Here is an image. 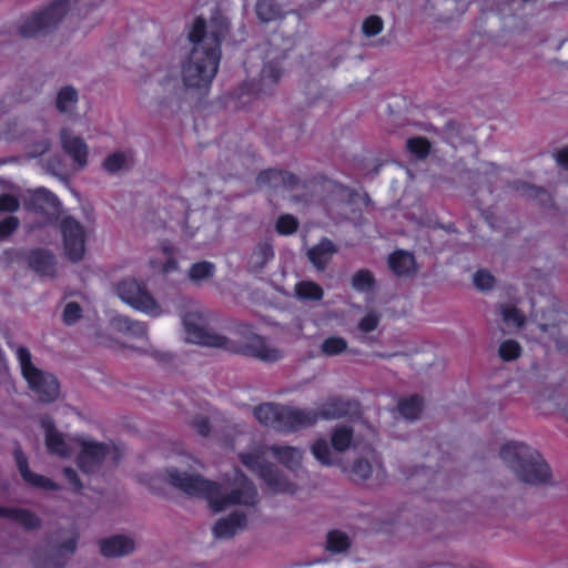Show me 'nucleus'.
<instances>
[{"mask_svg": "<svg viewBox=\"0 0 568 568\" xmlns=\"http://www.w3.org/2000/svg\"><path fill=\"white\" fill-rule=\"evenodd\" d=\"M209 29L206 20L196 17L189 31L193 48L181 63L182 81L187 89H207L217 73L230 22L222 16H213Z\"/></svg>", "mask_w": 568, "mask_h": 568, "instance_id": "f257e3e1", "label": "nucleus"}, {"mask_svg": "<svg viewBox=\"0 0 568 568\" xmlns=\"http://www.w3.org/2000/svg\"><path fill=\"white\" fill-rule=\"evenodd\" d=\"M166 475L169 483L173 487L189 496L205 499L214 511H222L234 505L255 506L257 503L258 494L256 487L240 469H236L239 487L227 494L222 493L221 485L200 475L180 471L176 468L168 469Z\"/></svg>", "mask_w": 568, "mask_h": 568, "instance_id": "f03ea898", "label": "nucleus"}, {"mask_svg": "<svg viewBox=\"0 0 568 568\" xmlns=\"http://www.w3.org/2000/svg\"><path fill=\"white\" fill-rule=\"evenodd\" d=\"M266 452L272 455L287 469L295 471L300 468L303 452L287 445H271L270 447H257L252 452L240 453V462L274 493L294 494L297 485L287 477L271 462L265 458Z\"/></svg>", "mask_w": 568, "mask_h": 568, "instance_id": "7ed1b4c3", "label": "nucleus"}, {"mask_svg": "<svg viewBox=\"0 0 568 568\" xmlns=\"http://www.w3.org/2000/svg\"><path fill=\"white\" fill-rule=\"evenodd\" d=\"M201 316L197 313H186L183 316V326L186 339L202 346L221 348L234 354L256 358L265 363H275L283 358V353L267 345L264 337L252 335L245 343H235L229 337L217 334L197 324Z\"/></svg>", "mask_w": 568, "mask_h": 568, "instance_id": "20e7f679", "label": "nucleus"}, {"mask_svg": "<svg viewBox=\"0 0 568 568\" xmlns=\"http://www.w3.org/2000/svg\"><path fill=\"white\" fill-rule=\"evenodd\" d=\"M499 456L523 483L540 486L551 479V469L541 454L524 443L504 444Z\"/></svg>", "mask_w": 568, "mask_h": 568, "instance_id": "39448f33", "label": "nucleus"}, {"mask_svg": "<svg viewBox=\"0 0 568 568\" xmlns=\"http://www.w3.org/2000/svg\"><path fill=\"white\" fill-rule=\"evenodd\" d=\"M253 413L262 425L281 433H295L317 423L315 409H301L274 403L261 404Z\"/></svg>", "mask_w": 568, "mask_h": 568, "instance_id": "423d86ee", "label": "nucleus"}, {"mask_svg": "<svg viewBox=\"0 0 568 568\" xmlns=\"http://www.w3.org/2000/svg\"><path fill=\"white\" fill-rule=\"evenodd\" d=\"M94 4L90 0H54L43 10L28 17L19 28L23 38L36 37L57 27L71 8L88 10Z\"/></svg>", "mask_w": 568, "mask_h": 568, "instance_id": "0eeeda50", "label": "nucleus"}, {"mask_svg": "<svg viewBox=\"0 0 568 568\" xmlns=\"http://www.w3.org/2000/svg\"><path fill=\"white\" fill-rule=\"evenodd\" d=\"M119 297L132 308L156 316L161 313L160 306L143 282L134 278H125L118 283Z\"/></svg>", "mask_w": 568, "mask_h": 568, "instance_id": "6e6552de", "label": "nucleus"}, {"mask_svg": "<svg viewBox=\"0 0 568 568\" xmlns=\"http://www.w3.org/2000/svg\"><path fill=\"white\" fill-rule=\"evenodd\" d=\"M64 255L71 262H80L85 254V231L83 225L72 216L60 222Z\"/></svg>", "mask_w": 568, "mask_h": 568, "instance_id": "1a4fd4ad", "label": "nucleus"}, {"mask_svg": "<svg viewBox=\"0 0 568 568\" xmlns=\"http://www.w3.org/2000/svg\"><path fill=\"white\" fill-rule=\"evenodd\" d=\"M283 74L277 61H271L263 65L258 80L244 81L239 89V98L247 97L250 100L262 94H270Z\"/></svg>", "mask_w": 568, "mask_h": 568, "instance_id": "9d476101", "label": "nucleus"}, {"mask_svg": "<svg viewBox=\"0 0 568 568\" xmlns=\"http://www.w3.org/2000/svg\"><path fill=\"white\" fill-rule=\"evenodd\" d=\"M81 450L75 463L83 474H93L110 454V446L104 443L82 439L79 442Z\"/></svg>", "mask_w": 568, "mask_h": 568, "instance_id": "9b49d317", "label": "nucleus"}, {"mask_svg": "<svg viewBox=\"0 0 568 568\" xmlns=\"http://www.w3.org/2000/svg\"><path fill=\"white\" fill-rule=\"evenodd\" d=\"M359 408L361 404L357 399L333 395L327 397L315 410L318 422L320 419L331 420L355 416L359 413Z\"/></svg>", "mask_w": 568, "mask_h": 568, "instance_id": "f8f14e48", "label": "nucleus"}, {"mask_svg": "<svg viewBox=\"0 0 568 568\" xmlns=\"http://www.w3.org/2000/svg\"><path fill=\"white\" fill-rule=\"evenodd\" d=\"M78 536L74 535L50 554L40 549L34 550L32 555V564L34 568H63L70 556L75 551Z\"/></svg>", "mask_w": 568, "mask_h": 568, "instance_id": "ddd939ff", "label": "nucleus"}, {"mask_svg": "<svg viewBox=\"0 0 568 568\" xmlns=\"http://www.w3.org/2000/svg\"><path fill=\"white\" fill-rule=\"evenodd\" d=\"M13 457H14L18 470H19L22 479L26 483H28L34 487L45 489V490H60L61 489V486L59 484H57L55 481H53L52 479H50L43 475L36 474L29 468L28 458H27L26 454L23 453V450L21 449L19 444H17L13 449Z\"/></svg>", "mask_w": 568, "mask_h": 568, "instance_id": "4468645a", "label": "nucleus"}, {"mask_svg": "<svg viewBox=\"0 0 568 568\" xmlns=\"http://www.w3.org/2000/svg\"><path fill=\"white\" fill-rule=\"evenodd\" d=\"M13 457H14L18 470H19L22 479L26 483H28L34 487L45 489V490H60L61 489V486L59 484H57L55 481H53L52 479H50L43 475L36 474L29 468L28 458H27L26 454L23 453V450L21 449L19 444H17L13 449Z\"/></svg>", "mask_w": 568, "mask_h": 568, "instance_id": "2eb2a0df", "label": "nucleus"}, {"mask_svg": "<svg viewBox=\"0 0 568 568\" xmlns=\"http://www.w3.org/2000/svg\"><path fill=\"white\" fill-rule=\"evenodd\" d=\"M62 150L72 159L78 169L82 170L88 164V145L84 140L74 135L71 130L63 128L60 131Z\"/></svg>", "mask_w": 568, "mask_h": 568, "instance_id": "dca6fc26", "label": "nucleus"}, {"mask_svg": "<svg viewBox=\"0 0 568 568\" xmlns=\"http://www.w3.org/2000/svg\"><path fill=\"white\" fill-rule=\"evenodd\" d=\"M256 183L273 190H293L298 185L300 179L286 170L266 169L258 173Z\"/></svg>", "mask_w": 568, "mask_h": 568, "instance_id": "f3484780", "label": "nucleus"}, {"mask_svg": "<svg viewBox=\"0 0 568 568\" xmlns=\"http://www.w3.org/2000/svg\"><path fill=\"white\" fill-rule=\"evenodd\" d=\"M29 267L40 276L54 277L57 273V260L54 254L47 248H33L27 255Z\"/></svg>", "mask_w": 568, "mask_h": 568, "instance_id": "a211bd4d", "label": "nucleus"}, {"mask_svg": "<svg viewBox=\"0 0 568 568\" xmlns=\"http://www.w3.org/2000/svg\"><path fill=\"white\" fill-rule=\"evenodd\" d=\"M27 383L29 388L38 395L42 403H52L59 396L60 385L57 377L52 374L44 373L40 369V376L34 377L33 382Z\"/></svg>", "mask_w": 568, "mask_h": 568, "instance_id": "6ab92c4d", "label": "nucleus"}, {"mask_svg": "<svg viewBox=\"0 0 568 568\" xmlns=\"http://www.w3.org/2000/svg\"><path fill=\"white\" fill-rule=\"evenodd\" d=\"M99 546L101 554L108 558L125 556L134 550L133 539L122 535L101 539Z\"/></svg>", "mask_w": 568, "mask_h": 568, "instance_id": "aec40b11", "label": "nucleus"}, {"mask_svg": "<svg viewBox=\"0 0 568 568\" xmlns=\"http://www.w3.org/2000/svg\"><path fill=\"white\" fill-rule=\"evenodd\" d=\"M335 253H337L336 245L329 239L322 237L317 244L307 251V257L315 268L322 272Z\"/></svg>", "mask_w": 568, "mask_h": 568, "instance_id": "412c9836", "label": "nucleus"}, {"mask_svg": "<svg viewBox=\"0 0 568 568\" xmlns=\"http://www.w3.org/2000/svg\"><path fill=\"white\" fill-rule=\"evenodd\" d=\"M246 515L233 511L227 517L219 519L213 526V535L216 538H231L236 531L246 526Z\"/></svg>", "mask_w": 568, "mask_h": 568, "instance_id": "4be33fe9", "label": "nucleus"}, {"mask_svg": "<svg viewBox=\"0 0 568 568\" xmlns=\"http://www.w3.org/2000/svg\"><path fill=\"white\" fill-rule=\"evenodd\" d=\"M41 423L45 429V446L48 452L60 457H69L70 448L62 434L57 432L54 424L52 422H47L45 419H42Z\"/></svg>", "mask_w": 568, "mask_h": 568, "instance_id": "5701e85b", "label": "nucleus"}, {"mask_svg": "<svg viewBox=\"0 0 568 568\" xmlns=\"http://www.w3.org/2000/svg\"><path fill=\"white\" fill-rule=\"evenodd\" d=\"M59 205L58 196L44 187L37 189L26 202L27 209L36 212L57 210Z\"/></svg>", "mask_w": 568, "mask_h": 568, "instance_id": "b1692460", "label": "nucleus"}, {"mask_svg": "<svg viewBox=\"0 0 568 568\" xmlns=\"http://www.w3.org/2000/svg\"><path fill=\"white\" fill-rule=\"evenodd\" d=\"M415 264L414 255L403 250H397L388 256V266L397 276L414 274Z\"/></svg>", "mask_w": 568, "mask_h": 568, "instance_id": "393cba45", "label": "nucleus"}, {"mask_svg": "<svg viewBox=\"0 0 568 568\" xmlns=\"http://www.w3.org/2000/svg\"><path fill=\"white\" fill-rule=\"evenodd\" d=\"M273 257V245L268 241L260 242L248 262L251 271L255 273L262 271Z\"/></svg>", "mask_w": 568, "mask_h": 568, "instance_id": "a878e982", "label": "nucleus"}, {"mask_svg": "<svg viewBox=\"0 0 568 568\" xmlns=\"http://www.w3.org/2000/svg\"><path fill=\"white\" fill-rule=\"evenodd\" d=\"M255 12L262 22H272L284 16L282 7L275 0H257Z\"/></svg>", "mask_w": 568, "mask_h": 568, "instance_id": "bb28decb", "label": "nucleus"}, {"mask_svg": "<svg viewBox=\"0 0 568 568\" xmlns=\"http://www.w3.org/2000/svg\"><path fill=\"white\" fill-rule=\"evenodd\" d=\"M514 189L525 197L537 201L542 206L552 202L550 194L544 187H537L526 182H515Z\"/></svg>", "mask_w": 568, "mask_h": 568, "instance_id": "cd10ccee", "label": "nucleus"}, {"mask_svg": "<svg viewBox=\"0 0 568 568\" xmlns=\"http://www.w3.org/2000/svg\"><path fill=\"white\" fill-rule=\"evenodd\" d=\"M4 518L12 519L28 530L37 529L41 526V519L28 509L10 507L6 511Z\"/></svg>", "mask_w": 568, "mask_h": 568, "instance_id": "c85d7f7f", "label": "nucleus"}, {"mask_svg": "<svg viewBox=\"0 0 568 568\" xmlns=\"http://www.w3.org/2000/svg\"><path fill=\"white\" fill-rule=\"evenodd\" d=\"M113 326L120 332L128 333L134 337H144L146 335V326L144 323L139 321H133L128 316H116L112 321Z\"/></svg>", "mask_w": 568, "mask_h": 568, "instance_id": "c756f323", "label": "nucleus"}, {"mask_svg": "<svg viewBox=\"0 0 568 568\" xmlns=\"http://www.w3.org/2000/svg\"><path fill=\"white\" fill-rule=\"evenodd\" d=\"M397 409L406 419H417L423 410V399L418 395L402 398L397 404Z\"/></svg>", "mask_w": 568, "mask_h": 568, "instance_id": "7c9ffc66", "label": "nucleus"}, {"mask_svg": "<svg viewBox=\"0 0 568 568\" xmlns=\"http://www.w3.org/2000/svg\"><path fill=\"white\" fill-rule=\"evenodd\" d=\"M354 430L352 427L342 425L333 429L331 436V444L334 450L343 453L346 452L353 440Z\"/></svg>", "mask_w": 568, "mask_h": 568, "instance_id": "2f4dec72", "label": "nucleus"}, {"mask_svg": "<svg viewBox=\"0 0 568 568\" xmlns=\"http://www.w3.org/2000/svg\"><path fill=\"white\" fill-rule=\"evenodd\" d=\"M351 547V539L349 537L338 530L334 529L328 531L326 536V550L332 554H342L349 549Z\"/></svg>", "mask_w": 568, "mask_h": 568, "instance_id": "473e14b6", "label": "nucleus"}, {"mask_svg": "<svg viewBox=\"0 0 568 568\" xmlns=\"http://www.w3.org/2000/svg\"><path fill=\"white\" fill-rule=\"evenodd\" d=\"M17 357L21 366L22 376L27 382H33L34 377L40 376V369L32 364L31 354L27 347L19 346Z\"/></svg>", "mask_w": 568, "mask_h": 568, "instance_id": "72a5a7b5", "label": "nucleus"}, {"mask_svg": "<svg viewBox=\"0 0 568 568\" xmlns=\"http://www.w3.org/2000/svg\"><path fill=\"white\" fill-rule=\"evenodd\" d=\"M295 293L298 298L305 301H321L324 296L323 288L315 282L301 281L295 285Z\"/></svg>", "mask_w": 568, "mask_h": 568, "instance_id": "f704fd0d", "label": "nucleus"}, {"mask_svg": "<svg viewBox=\"0 0 568 568\" xmlns=\"http://www.w3.org/2000/svg\"><path fill=\"white\" fill-rule=\"evenodd\" d=\"M78 102V92L74 88L68 85L59 90L57 95V109L61 113L70 112Z\"/></svg>", "mask_w": 568, "mask_h": 568, "instance_id": "c9c22d12", "label": "nucleus"}, {"mask_svg": "<svg viewBox=\"0 0 568 568\" xmlns=\"http://www.w3.org/2000/svg\"><path fill=\"white\" fill-rule=\"evenodd\" d=\"M375 277L373 273L367 268L357 271L352 277V286L357 292H368L375 286Z\"/></svg>", "mask_w": 568, "mask_h": 568, "instance_id": "e433bc0d", "label": "nucleus"}, {"mask_svg": "<svg viewBox=\"0 0 568 568\" xmlns=\"http://www.w3.org/2000/svg\"><path fill=\"white\" fill-rule=\"evenodd\" d=\"M214 273L215 265L207 261L196 262L189 270V276L194 282L211 278Z\"/></svg>", "mask_w": 568, "mask_h": 568, "instance_id": "4c0bfd02", "label": "nucleus"}, {"mask_svg": "<svg viewBox=\"0 0 568 568\" xmlns=\"http://www.w3.org/2000/svg\"><path fill=\"white\" fill-rule=\"evenodd\" d=\"M406 148L419 160L426 159L430 152V143L424 136L409 138L406 142Z\"/></svg>", "mask_w": 568, "mask_h": 568, "instance_id": "58836bf2", "label": "nucleus"}, {"mask_svg": "<svg viewBox=\"0 0 568 568\" xmlns=\"http://www.w3.org/2000/svg\"><path fill=\"white\" fill-rule=\"evenodd\" d=\"M347 349V342L339 336H331L324 339L321 351L326 356H336Z\"/></svg>", "mask_w": 568, "mask_h": 568, "instance_id": "ea45409f", "label": "nucleus"}, {"mask_svg": "<svg viewBox=\"0 0 568 568\" xmlns=\"http://www.w3.org/2000/svg\"><path fill=\"white\" fill-rule=\"evenodd\" d=\"M498 354L504 362H511L521 355V346L515 339H506L499 345Z\"/></svg>", "mask_w": 568, "mask_h": 568, "instance_id": "a19ab883", "label": "nucleus"}, {"mask_svg": "<svg viewBox=\"0 0 568 568\" xmlns=\"http://www.w3.org/2000/svg\"><path fill=\"white\" fill-rule=\"evenodd\" d=\"M311 450H312V454L314 455V457L322 465H325V466L333 465L331 449H329V446H328V444H327V442L325 439H323V438L316 439L313 443V445L311 447Z\"/></svg>", "mask_w": 568, "mask_h": 568, "instance_id": "79ce46f5", "label": "nucleus"}, {"mask_svg": "<svg viewBox=\"0 0 568 568\" xmlns=\"http://www.w3.org/2000/svg\"><path fill=\"white\" fill-rule=\"evenodd\" d=\"M298 220L292 214H282L278 216L275 230L280 235L294 234L298 229Z\"/></svg>", "mask_w": 568, "mask_h": 568, "instance_id": "37998d69", "label": "nucleus"}, {"mask_svg": "<svg viewBox=\"0 0 568 568\" xmlns=\"http://www.w3.org/2000/svg\"><path fill=\"white\" fill-rule=\"evenodd\" d=\"M501 317L506 324L518 328L523 327L526 322L524 314L516 306L501 305Z\"/></svg>", "mask_w": 568, "mask_h": 568, "instance_id": "c03bdc74", "label": "nucleus"}, {"mask_svg": "<svg viewBox=\"0 0 568 568\" xmlns=\"http://www.w3.org/2000/svg\"><path fill=\"white\" fill-rule=\"evenodd\" d=\"M126 165V156L122 152H114L103 161V169L109 173H116Z\"/></svg>", "mask_w": 568, "mask_h": 568, "instance_id": "a18cd8bd", "label": "nucleus"}, {"mask_svg": "<svg viewBox=\"0 0 568 568\" xmlns=\"http://www.w3.org/2000/svg\"><path fill=\"white\" fill-rule=\"evenodd\" d=\"M384 22L379 16H369L363 21L362 31L366 37H375L382 32Z\"/></svg>", "mask_w": 568, "mask_h": 568, "instance_id": "49530a36", "label": "nucleus"}, {"mask_svg": "<svg viewBox=\"0 0 568 568\" xmlns=\"http://www.w3.org/2000/svg\"><path fill=\"white\" fill-rule=\"evenodd\" d=\"M474 285L480 291H488L495 284V277L486 270H478L473 277Z\"/></svg>", "mask_w": 568, "mask_h": 568, "instance_id": "de8ad7c7", "label": "nucleus"}, {"mask_svg": "<svg viewBox=\"0 0 568 568\" xmlns=\"http://www.w3.org/2000/svg\"><path fill=\"white\" fill-rule=\"evenodd\" d=\"M20 225L17 216L10 215L0 221V241L13 234Z\"/></svg>", "mask_w": 568, "mask_h": 568, "instance_id": "09e8293b", "label": "nucleus"}, {"mask_svg": "<svg viewBox=\"0 0 568 568\" xmlns=\"http://www.w3.org/2000/svg\"><path fill=\"white\" fill-rule=\"evenodd\" d=\"M352 474L359 479H367L372 474V465L364 458L354 460L352 465Z\"/></svg>", "mask_w": 568, "mask_h": 568, "instance_id": "8fccbe9b", "label": "nucleus"}, {"mask_svg": "<svg viewBox=\"0 0 568 568\" xmlns=\"http://www.w3.org/2000/svg\"><path fill=\"white\" fill-rule=\"evenodd\" d=\"M82 314V308L77 302H69L63 310V322L67 325L74 324Z\"/></svg>", "mask_w": 568, "mask_h": 568, "instance_id": "3c124183", "label": "nucleus"}, {"mask_svg": "<svg viewBox=\"0 0 568 568\" xmlns=\"http://www.w3.org/2000/svg\"><path fill=\"white\" fill-rule=\"evenodd\" d=\"M20 203L17 196L2 193L0 194V212L13 213L19 210Z\"/></svg>", "mask_w": 568, "mask_h": 568, "instance_id": "603ef678", "label": "nucleus"}, {"mask_svg": "<svg viewBox=\"0 0 568 568\" xmlns=\"http://www.w3.org/2000/svg\"><path fill=\"white\" fill-rule=\"evenodd\" d=\"M162 252L168 257L162 266L163 273L166 274L178 270V261L173 257L174 247L171 244H163Z\"/></svg>", "mask_w": 568, "mask_h": 568, "instance_id": "864d4df0", "label": "nucleus"}, {"mask_svg": "<svg viewBox=\"0 0 568 568\" xmlns=\"http://www.w3.org/2000/svg\"><path fill=\"white\" fill-rule=\"evenodd\" d=\"M379 317L376 314H367L358 322V329L363 333H371L378 326Z\"/></svg>", "mask_w": 568, "mask_h": 568, "instance_id": "5fc2aeb1", "label": "nucleus"}, {"mask_svg": "<svg viewBox=\"0 0 568 568\" xmlns=\"http://www.w3.org/2000/svg\"><path fill=\"white\" fill-rule=\"evenodd\" d=\"M63 476L67 481L72 486L75 493H80L83 488V485L78 476V473L71 467L63 468Z\"/></svg>", "mask_w": 568, "mask_h": 568, "instance_id": "6e6d98bb", "label": "nucleus"}, {"mask_svg": "<svg viewBox=\"0 0 568 568\" xmlns=\"http://www.w3.org/2000/svg\"><path fill=\"white\" fill-rule=\"evenodd\" d=\"M193 427L202 437L209 436L211 432V424L207 417L199 416L193 419Z\"/></svg>", "mask_w": 568, "mask_h": 568, "instance_id": "4d7b16f0", "label": "nucleus"}, {"mask_svg": "<svg viewBox=\"0 0 568 568\" xmlns=\"http://www.w3.org/2000/svg\"><path fill=\"white\" fill-rule=\"evenodd\" d=\"M556 161L561 168L568 170V146L560 149L556 153Z\"/></svg>", "mask_w": 568, "mask_h": 568, "instance_id": "13d9d810", "label": "nucleus"}, {"mask_svg": "<svg viewBox=\"0 0 568 568\" xmlns=\"http://www.w3.org/2000/svg\"><path fill=\"white\" fill-rule=\"evenodd\" d=\"M154 357L161 362V363H166L171 359V355L168 354V353H160V352H156L154 353Z\"/></svg>", "mask_w": 568, "mask_h": 568, "instance_id": "bf43d9fd", "label": "nucleus"}, {"mask_svg": "<svg viewBox=\"0 0 568 568\" xmlns=\"http://www.w3.org/2000/svg\"><path fill=\"white\" fill-rule=\"evenodd\" d=\"M324 2H325V0H311V9L312 10L316 9Z\"/></svg>", "mask_w": 568, "mask_h": 568, "instance_id": "052dcab7", "label": "nucleus"}, {"mask_svg": "<svg viewBox=\"0 0 568 568\" xmlns=\"http://www.w3.org/2000/svg\"><path fill=\"white\" fill-rule=\"evenodd\" d=\"M10 507H2L0 506V517L4 518L6 511L9 510Z\"/></svg>", "mask_w": 568, "mask_h": 568, "instance_id": "680f3d73", "label": "nucleus"}, {"mask_svg": "<svg viewBox=\"0 0 568 568\" xmlns=\"http://www.w3.org/2000/svg\"><path fill=\"white\" fill-rule=\"evenodd\" d=\"M376 356L382 357V358H388L390 355L378 353V354H376Z\"/></svg>", "mask_w": 568, "mask_h": 568, "instance_id": "e2e57ef3", "label": "nucleus"}]
</instances>
